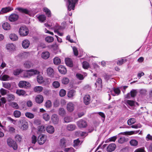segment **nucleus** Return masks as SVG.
<instances>
[{"instance_id":"nucleus-63","label":"nucleus","mask_w":152,"mask_h":152,"mask_svg":"<svg viewBox=\"0 0 152 152\" xmlns=\"http://www.w3.org/2000/svg\"><path fill=\"white\" fill-rule=\"evenodd\" d=\"M43 118L46 121H48L50 119V117L47 113H45L43 115Z\"/></svg>"},{"instance_id":"nucleus-35","label":"nucleus","mask_w":152,"mask_h":152,"mask_svg":"<svg viewBox=\"0 0 152 152\" xmlns=\"http://www.w3.org/2000/svg\"><path fill=\"white\" fill-rule=\"evenodd\" d=\"M37 18L41 22H43L46 19L45 16L43 15H39L38 17Z\"/></svg>"},{"instance_id":"nucleus-29","label":"nucleus","mask_w":152,"mask_h":152,"mask_svg":"<svg viewBox=\"0 0 152 152\" xmlns=\"http://www.w3.org/2000/svg\"><path fill=\"white\" fill-rule=\"evenodd\" d=\"M10 79V77L7 75H1L0 76V80H1L7 81L9 80Z\"/></svg>"},{"instance_id":"nucleus-30","label":"nucleus","mask_w":152,"mask_h":152,"mask_svg":"<svg viewBox=\"0 0 152 152\" xmlns=\"http://www.w3.org/2000/svg\"><path fill=\"white\" fill-rule=\"evenodd\" d=\"M50 55V54L49 52L45 51L42 53L41 57L43 59H47L49 57Z\"/></svg>"},{"instance_id":"nucleus-26","label":"nucleus","mask_w":152,"mask_h":152,"mask_svg":"<svg viewBox=\"0 0 152 152\" xmlns=\"http://www.w3.org/2000/svg\"><path fill=\"white\" fill-rule=\"evenodd\" d=\"M102 80L101 78H98L96 82L95 83V85L96 87H97L98 86V90L100 89L102 86Z\"/></svg>"},{"instance_id":"nucleus-6","label":"nucleus","mask_w":152,"mask_h":152,"mask_svg":"<svg viewBox=\"0 0 152 152\" xmlns=\"http://www.w3.org/2000/svg\"><path fill=\"white\" fill-rule=\"evenodd\" d=\"M76 123L78 126L80 128H85L87 125L86 121L82 119L77 122Z\"/></svg>"},{"instance_id":"nucleus-11","label":"nucleus","mask_w":152,"mask_h":152,"mask_svg":"<svg viewBox=\"0 0 152 152\" xmlns=\"http://www.w3.org/2000/svg\"><path fill=\"white\" fill-rule=\"evenodd\" d=\"M44 99L42 96L40 94H38L36 96L35 98V101L38 104L42 103Z\"/></svg>"},{"instance_id":"nucleus-48","label":"nucleus","mask_w":152,"mask_h":152,"mask_svg":"<svg viewBox=\"0 0 152 152\" xmlns=\"http://www.w3.org/2000/svg\"><path fill=\"white\" fill-rule=\"evenodd\" d=\"M136 122V120L134 118H131L129 119L127 121V124L128 125H131L134 124Z\"/></svg>"},{"instance_id":"nucleus-44","label":"nucleus","mask_w":152,"mask_h":152,"mask_svg":"<svg viewBox=\"0 0 152 152\" xmlns=\"http://www.w3.org/2000/svg\"><path fill=\"white\" fill-rule=\"evenodd\" d=\"M53 62L55 64L58 65L61 62L60 59L58 57H55L53 59Z\"/></svg>"},{"instance_id":"nucleus-55","label":"nucleus","mask_w":152,"mask_h":152,"mask_svg":"<svg viewBox=\"0 0 152 152\" xmlns=\"http://www.w3.org/2000/svg\"><path fill=\"white\" fill-rule=\"evenodd\" d=\"M15 139L16 141L20 142L22 140V137L19 134H17L15 136Z\"/></svg>"},{"instance_id":"nucleus-57","label":"nucleus","mask_w":152,"mask_h":152,"mask_svg":"<svg viewBox=\"0 0 152 152\" xmlns=\"http://www.w3.org/2000/svg\"><path fill=\"white\" fill-rule=\"evenodd\" d=\"M8 91L3 88H1L0 89V93L2 96H4L7 94Z\"/></svg>"},{"instance_id":"nucleus-9","label":"nucleus","mask_w":152,"mask_h":152,"mask_svg":"<svg viewBox=\"0 0 152 152\" xmlns=\"http://www.w3.org/2000/svg\"><path fill=\"white\" fill-rule=\"evenodd\" d=\"M51 120L54 124H57L59 121L58 116L56 114H53L51 117Z\"/></svg>"},{"instance_id":"nucleus-7","label":"nucleus","mask_w":152,"mask_h":152,"mask_svg":"<svg viewBox=\"0 0 152 152\" xmlns=\"http://www.w3.org/2000/svg\"><path fill=\"white\" fill-rule=\"evenodd\" d=\"M46 136L45 135H40L38 138V142L40 145L43 144L46 141Z\"/></svg>"},{"instance_id":"nucleus-13","label":"nucleus","mask_w":152,"mask_h":152,"mask_svg":"<svg viewBox=\"0 0 152 152\" xmlns=\"http://www.w3.org/2000/svg\"><path fill=\"white\" fill-rule=\"evenodd\" d=\"M66 108L69 112H72L74 109V105L72 102H69L67 105Z\"/></svg>"},{"instance_id":"nucleus-19","label":"nucleus","mask_w":152,"mask_h":152,"mask_svg":"<svg viewBox=\"0 0 152 152\" xmlns=\"http://www.w3.org/2000/svg\"><path fill=\"white\" fill-rule=\"evenodd\" d=\"M76 127L75 125L72 124H69L66 126V129L69 131H72L75 130Z\"/></svg>"},{"instance_id":"nucleus-20","label":"nucleus","mask_w":152,"mask_h":152,"mask_svg":"<svg viewBox=\"0 0 152 152\" xmlns=\"http://www.w3.org/2000/svg\"><path fill=\"white\" fill-rule=\"evenodd\" d=\"M30 45V42L27 39L24 40L22 43V46L24 48H27Z\"/></svg>"},{"instance_id":"nucleus-56","label":"nucleus","mask_w":152,"mask_h":152,"mask_svg":"<svg viewBox=\"0 0 152 152\" xmlns=\"http://www.w3.org/2000/svg\"><path fill=\"white\" fill-rule=\"evenodd\" d=\"M53 86L55 88H57L59 87L60 86L59 83L57 81H55L53 83Z\"/></svg>"},{"instance_id":"nucleus-59","label":"nucleus","mask_w":152,"mask_h":152,"mask_svg":"<svg viewBox=\"0 0 152 152\" xmlns=\"http://www.w3.org/2000/svg\"><path fill=\"white\" fill-rule=\"evenodd\" d=\"M66 91L63 89H61L59 92V95L61 97H63L66 95Z\"/></svg>"},{"instance_id":"nucleus-39","label":"nucleus","mask_w":152,"mask_h":152,"mask_svg":"<svg viewBox=\"0 0 152 152\" xmlns=\"http://www.w3.org/2000/svg\"><path fill=\"white\" fill-rule=\"evenodd\" d=\"M128 140L127 138H125L124 137H121L118 140V142L121 144L123 143L126 142H127Z\"/></svg>"},{"instance_id":"nucleus-54","label":"nucleus","mask_w":152,"mask_h":152,"mask_svg":"<svg viewBox=\"0 0 152 152\" xmlns=\"http://www.w3.org/2000/svg\"><path fill=\"white\" fill-rule=\"evenodd\" d=\"M72 118L69 116H66L64 118V121L65 123H67L71 121Z\"/></svg>"},{"instance_id":"nucleus-32","label":"nucleus","mask_w":152,"mask_h":152,"mask_svg":"<svg viewBox=\"0 0 152 152\" xmlns=\"http://www.w3.org/2000/svg\"><path fill=\"white\" fill-rule=\"evenodd\" d=\"M37 133L39 134H41L45 131L44 126L43 125L38 126L37 129Z\"/></svg>"},{"instance_id":"nucleus-8","label":"nucleus","mask_w":152,"mask_h":152,"mask_svg":"<svg viewBox=\"0 0 152 152\" xmlns=\"http://www.w3.org/2000/svg\"><path fill=\"white\" fill-rule=\"evenodd\" d=\"M18 86L20 88H27L30 87V84L28 82L26 81H21L19 82Z\"/></svg>"},{"instance_id":"nucleus-25","label":"nucleus","mask_w":152,"mask_h":152,"mask_svg":"<svg viewBox=\"0 0 152 152\" xmlns=\"http://www.w3.org/2000/svg\"><path fill=\"white\" fill-rule=\"evenodd\" d=\"M2 27L4 30H9L10 29L11 26L7 22L4 23L2 24Z\"/></svg>"},{"instance_id":"nucleus-61","label":"nucleus","mask_w":152,"mask_h":152,"mask_svg":"<svg viewBox=\"0 0 152 152\" xmlns=\"http://www.w3.org/2000/svg\"><path fill=\"white\" fill-rule=\"evenodd\" d=\"M76 77L80 80H83L84 79L83 75L79 73H77L76 75Z\"/></svg>"},{"instance_id":"nucleus-53","label":"nucleus","mask_w":152,"mask_h":152,"mask_svg":"<svg viewBox=\"0 0 152 152\" xmlns=\"http://www.w3.org/2000/svg\"><path fill=\"white\" fill-rule=\"evenodd\" d=\"M130 143L132 146H136L138 144V141L135 140H132L130 141Z\"/></svg>"},{"instance_id":"nucleus-22","label":"nucleus","mask_w":152,"mask_h":152,"mask_svg":"<svg viewBox=\"0 0 152 152\" xmlns=\"http://www.w3.org/2000/svg\"><path fill=\"white\" fill-rule=\"evenodd\" d=\"M139 131L126 132H121L119 134L124 135H131L133 134H137L139 132Z\"/></svg>"},{"instance_id":"nucleus-47","label":"nucleus","mask_w":152,"mask_h":152,"mask_svg":"<svg viewBox=\"0 0 152 152\" xmlns=\"http://www.w3.org/2000/svg\"><path fill=\"white\" fill-rule=\"evenodd\" d=\"M16 93L19 96H23L26 93L25 91L22 90H18Z\"/></svg>"},{"instance_id":"nucleus-24","label":"nucleus","mask_w":152,"mask_h":152,"mask_svg":"<svg viewBox=\"0 0 152 152\" xmlns=\"http://www.w3.org/2000/svg\"><path fill=\"white\" fill-rule=\"evenodd\" d=\"M67 141L64 138H62L60 141L59 145L61 148H64L66 146Z\"/></svg>"},{"instance_id":"nucleus-2","label":"nucleus","mask_w":152,"mask_h":152,"mask_svg":"<svg viewBox=\"0 0 152 152\" xmlns=\"http://www.w3.org/2000/svg\"><path fill=\"white\" fill-rule=\"evenodd\" d=\"M40 73V72L36 69H31L27 71L24 74V76L25 77H29L34 75H36Z\"/></svg>"},{"instance_id":"nucleus-46","label":"nucleus","mask_w":152,"mask_h":152,"mask_svg":"<svg viewBox=\"0 0 152 152\" xmlns=\"http://www.w3.org/2000/svg\"><path fill=\"white\" fill-rule=\"evenodd\" d=\"M24 66L26 68H29L31 66H32V64L30 61H27L24 63Z\"/></svg>"},{"instance_id":"nucleus-49","label":"nucleus","mask_w":152,"mask_h":152,"mask_svg":"<svg viewBox=\"0 0 152 152\" xmlns=\"http://www.w3.org/2000/svg\"><path fill=\"white\" fill-rule=\"evenodd\" d=\"M10 106L16 109H18L19 108V106L18 104L15 102H12L10 103Z\"/></svg>"},{"instance_id":"nucleus-38","label":"nucleus","mask_w":152,"mask_h":152,"mask_svg":"<svg viewBox=\"0 0 152 152\" xmlns=\"http://www.w3.org/2000/svg\"><path fill=\"white\" fill-rule=\"evenodd\" d=\"M37 80L39 83L40 84L42 83L44 81L43 78L42 76L39 75L37 76Z\"/></svg>"},{"instance_id":"nucleus-51","label":"nucleus","mask_w":152,"mask_h":152,"mask_svg":"<svg viewBox=\"0 0 152 152\" xmlns=\"http://www.w3.org/2000/svg\"><path fill=\"white\" fill-rule=\"evenodd\" d=\"M7 96H8L7 100L8 101L10 102L11 101L14 100L15 99V96L14 95L12 94H7Z\"/></svg>"},{"instance_id":"nucleus-36","label":"nucleus","mask_w":152,"mask_h":152,"mask_svg":"<svg viewBox=\"0 0 152 152\" xmlns=\"http://www.w3.org/2000/svg\"><path fill=\"white\" fill-rule=\"evenodd\" d=\"M43 10L45 12L46 14L48 17H50L51 16V12L50 10L46 7L44 8Z\"/></svg>"},{"instance_id":"nucleus-12","label":"nucleus","mask_w":152,"mask_h":152,"mask_svg":"<svg viewBox=\"0 0 152 152\" xmlns=\"http://www.w3.org/2000/svg\"><path fill=\"white\" fill-rule=\"evenodd\" d=\"M46 72L48 76L51 77H53L54 72L53 69L51 67H49L47 69Z\"/></svg>"},{"instance_id":"nucleus-33","label":"nucleus","mask_w":152,"mask_h":152,"mask_svg":"<svg viewBox=\"0 0 152 152\" xmlns=\"http://www.w3.org/2000/svg\"><path fill=\"white\" fill-rule=\"evenodd\" d=\"M9 37L12 41H15L18 39L17 36L14 34H11L9 35Z\"/></svg>"},{"instance_id":"nucleus-50","label":"nucleus","mask_w":152,"mask_h":152,"mask_svg":"<svg viewBox=\"0 0 152 152\" xmlns=\"http://www.w3.org/2000/svg\"><path fill=\"white\" fill-rule=\"evenodd\" d=\"M45 41L48 42H51L54 40V38L53 37L48 36L45 38Z\"/></svg>"},{"instance_id":"nucleus-14","label":"nucleus","mask_w":152,"mask_h":152,"mask_svg":"<svg viewBox=\"0 0 152 152\" xmlns=\"http://www.w3.org/2000/svg\"><path fill=\"white\" fill-rule=\"evenodd\" d=\"M6 48L9 52L14 51L15 49V46L13 44H8L6 45Z\"/></svg>"},{"instance_id":"nucleus-52","label":"nucleus","mask_w":152,"mask_h":152,"mask_svg":"<svg viewBox=\"0 0 152 152\" xmlns=\"http://www.w3.org/2000/svg\"><path fill=\"white\" fill-rule=\"evenodd\" d=\"M69 82V79L66 77H64L63 78L62 80V83L65 85L67 84Z\"/></svg>"},{"instance_id":"nucleus-40","label":"nucleus","mask_w":152,"mask_h":152,"mask_svg":"<svg viewBox=\"0 0 152 152\" xmlns=\"http://www.w3.org/2000/svg\"><path fill=\"white\" fill-rule=\"evenodd\" d=\"M25 116L27 118L30 119H32L34 117V115L33 113L30 112H26L25 113Z\"/></svg>"},{"instance_id":"nucleus-27","label":"nucleus","mask_w":152,"mask_h":152,"mask_svg":"<svg viewBox=\"0 0 152 152\" xmlns=\"http://www.w3.org/2000/svg\"><path fill=\"white\" fill-rule=\"evenodd\" d=\"M76 91L74 89H72L69 90L67 94L68 97L72 98L75 96V95Z\"/></svg>"},{"instance_id":"nucleus-28","label":"nucleus","mask_w":152,"mask_h":152,"mask_svg":"<svg viewBox=\"0 0 152 152\" xmlns=\"http://www.w3.org/2000/svg\"><path fill=\"white\" fill-rule=\"evenodd\" d=\"M53 29L54 30V32L56 33L59 31L60 30H62L63 28L58 24H56L55 26L53 27Z\"/></svg>"},{"instance_id":"nucleus-45","label":"nucleus","mask_w":152,"mask_h":152,"mask_svg":"<svg viewBox=\"0 0 152 152\" xmlns=\"http://www.w3.org/2000/svg\"><path fill=\"white\" fill-rule=\"evenodd\" d=\"M126 61V60L125 58H122L121 59L119 60L117 62V64L118 65H121L123 63Z\"/></svg>"},{"instance_id":"nucleus-41","label":"nucleus","mask_w":152,"mask_h":152,"mask_svg":"<svg viewBox=\"0 0 152 152\" xmlns=\"http://www.w3.org/2000/svg\"><path fill=\"white\" fill-rule=\"evenodd\" d=\"M13 115L16 118H19L21 116V113L20 111L16 110L14 111Z\"/></svg>"},{"instance_id":"nucleus-58","label":"nucleus","mask_w":152,"mask_h":152,"mask_svg":"<svg viewBox=\"0 0 152 152\" xmlns=\"http://www.w3.org/2000/svg\"><path fill=\"white\" fill-rule=\"evenodd\" d=\"M130 93L131 97H134L137 94V92L136 90H132L131 91Z\"/></svg>"},{"instance_id":"nucleus-31","label":"nucleus","mask_w":152,"mask_h":152,"mask_svg":"<svg viewBox=\"0 0 152 152\" xmlns=\"http://www.w3.org/2000/svg\"><path fill=\"white\" fill-rule=\"evenodd\" d=\"M65 62L66 64L72 67L73 66L72 62L71 59L69 58H66L65 59Z\"/></svg>"},{"instance_id":"nucleus-64","label":"nucleus","mask_w":152,"mask_h":152,"mask_svg":"<svg viewBox=\"0 0 152 152\" xmlns=\"http://www.w3.org/2000/svg\"><path fill=\"white\" fill-rule=\"evenodd\" d=\"M64 151L65 152H73L74 149L72 148H65Z\"/></svg>"},{"instance_id":"nucleus-43","label":"nucleus","mask_w":152,"mask_h":152,"mask_svg":"<svg viewBox=\"0 0 152 152\" xmlns=\"http://www.w3.org/2000/svg\"><path fill=\"white\" fill-rule=\"evenodd\" d=\"M3 86L6 88L10 90L11 85L10 83H4L3 84Z\"/></svg>"},{"instance_id":"nucleus-10","label":"nucleus","mask_w":152,"mask_h":152,"mask_svg":"<svg viewBox=\"0 0 152 152\" xmlns=\"http://www.w3.org/2000/svg\"><path fill=\"white\" fill-rule=\"evenodd\" d=\"M13 9L12 7H10L2 8L0 11V15L10 12Z\"/></svg>"},{"instance_id":"nucleus-18","label":"nucleus","mask_w":152,"mask_h":152,"mask_svg":"<svg viewBox=\"0 0 152 152\" xmlns=\"http://www.w3.org/2000/svg\"><path fill=\"white\" fill-rule=\"evenodd\" d=\"M91 100L90 96L88 95H85L83 98L84 103L86 105L89 104Z\"/></svg>"},{"instance_id":"nucleus-1","label":"nucleus","mask_w":152,"mask_h":152,"mask_svg":"<svg viewBox=\"0 0 152 152\" xmlns=\"http://www.w3.org/2000/svg\"><path fill=\"white\" fill-rule=\"evenodd\" d=\"M7 145L10 147L12 148L14 150L18 149V145L16 142L10 137L8 138L7 140Z\"/></svg>"},{"instance_id":"nucleus-3","label":"nucleus","mask_w":152,"mask_h":152,"mask_svg":"<svg viewBox=\"0 0 152 152\" xmlns=\"http://www.w3.org/2000/svg\"><path fill=\"white\" fill-rule=\"evenodd\" d=\"M19 33L21 36H25L28 34L29 33L28 29L26 26H23L20 28Z\"/></svg>"},{"instance_id":"nucleus-42","label":"nucleus","mask_w":152,"mask_h":152,"mask_svg":"<svg viewBox=\"0 0 152 152\" xmlns=\"http://www.w3.org/2000/svg\"><path fill=\"white\" fill-rule=\"evenodd\" d=\"M66 114V112L64 109L63 108H60L58 111V114L60 115L63 116Z\"/></svg>"},{"instance_id":"nucleus-23","label":"nucleus","mask_w":152,"mask_h":152,"mask_svg":"<svg viewBox=\"0 0 152 152\" xmlns=\"http://www.w3.org/2000/svg\"><path fill=\"white\" fill-rule=\"evenodd\" d=\"M16 9L18 10L20 12L25 13L27 14H29L30 12V11L26 9L18 7L16 8Z\"/></svg>"},{"instance_id":"nucleus-16","label":"nucleus","mask_w":152,"mask_h":152,"mask_svg":"<svg viewBox=\"0 0 152 152\" xmlns=\"http://www.w3.org/2000/svg\"><path fill=\"white\" fill-rule=\"evenodd\" d=\"M116 148V145L114 143H112L109 145L107 148V151L111 152L114 151Z\"/></svg>"},{"instance_id":"nucleus-21","label":"nucleus","mask_w":152,"mask_h":152,"mask_svg":"<svg viewBox=\"0 0 152 152\" xmlns=\"http://www.w3.org/2000/svg\"><path fill=\"white\" fill-rule=\"evenodd\" d=\"M20 123H22V125L21 127V129L23 130L26 129L28 127V122L25 120H23L20 121Z\"/></svg>"},{"instance_id":"nucleus-60","label":"nucleus","mask_w":152,"mask_h":152,"mask_svg":"<svg viewBox=\"0 0 152 152\" xmlns=\"http://www.w3.org/2000/svg\"><path fill=\"white\" fill-rule=\"evenodd\" d=\"M83 66L84 69H87L89 67V64L86 61H84L83 63Z\"/></svg>"},{"instance_id":"nucleus-37","label":"nucleus","mask_w":152,"mask_h":152,"mask_svg":"<svg viewBox=\"0 0 152 152\" xmlns=\"http://www.w3.org/2000/svg\"><path fill=\"white\" fill-rule=\"evenodd\" d=\"M125 103L126 104H128L131 106H132L134 105L135 102L133 100H127L125 101Z\"/></svg>"},{"instance_id":"nucleus-17","label":"nucleus","mask_w":152,"mask_h":152,"mask_svg":"<svg viewBox=\"0 0 152 152\" xmlns=\"http://www.w3.org/2000/svg\"><path fill=\"white\" fill-rule=\"evenodd\" d=\"M58 69L59 72L62 74H65L67 72L66 68L62 65L59 66Z\"/></svg>"},{"instance_id":"nucleus-15","label":"nucleus","mask_w":152,"mask_h":152,"mask_svg":"<svg viewBox=\"0 0 152 152\" xmlns=\"http://www.w3.org/2000/svg\"><path fill=\"white\" fill-rule=\"evenodd\" d=\"M46 131L49 134H52L55 132V129L53 126L50 125L47 126L46 128Z\"/></svg>"},{"instance_id":"nucleus-4","label":"nucleus","mask_w":152,"mask_h":152,"mask_svg":"<svg viewBox=\"0 0 152 152\" xmlns=\"http://www.w3.org/2000/svg\"><path fill=\"white\" fill-rule=\"evenodd\" d=\"M69 2V5L68 6V10L69 11H71V10H74L75 7V5L78 1V0H68Z\"/></svg>"},{"instance_id":"nucleus-5","label":"nucleus","mask_w":152,"mask_h":152,"mask_svg":"<svg viewBox=\"0 0 152 152\" xmlns=\"http://www.w3.org/2000/svg\"><path fill=\"white\" fill-rule=\"evenodd\" d=\"M19 18V15L16 14L12 13L9 17V20L11 22L16 21Z\"/></svg>"},{"instance_id":"nucleus-62","label":"nucleus","mask_w":152,"mask_h":152,"mask_svg":"<svg viewBox=\"0 0 152 152\" xmlns=\"http://www.w3.org/2000/svg\"><path fill=\"white\" fill-rule=\"evenodd\" d=\"M45 106L47 108L50 107L52 105L51 102L50 100L47 101L45 103Z\"/></svg>"},{"instance_id":"nucleus-34","label":"nucleus","mask_w":152,"mask_h":152,"mask_svg":"<svg viewBox=\"0 0 152 152\" xmlns=\"http://www.w3.org/2000/svg\"><path fill=\"white\" fill-rule=\"evenodd\" d=\"M43 89V88L41 86H36L34 89V91L36 92L39 93L42 91Z\"/></svg>"}]
</instances>
